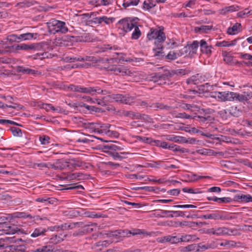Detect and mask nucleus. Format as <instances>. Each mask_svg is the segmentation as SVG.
I'll use <instances>...</instances> for the list:
<instances>
[{"mask_svg": "<svg viewBox=\"0 0 252 252\" xmlns=\"http://www.w3.org/2000/svg\"><path fill=\"white\" fill-rule=\"evenodd\" d=\"M86 217L92 218H98L101 217V215L97 214L94 212H88L85 213Z\"/></svg>", "mask_w": 252, "mask_h": 252, "instance_id": "64", "label": "nucleus"}, {"mask_svg": "<svg viewBox=\"0 0 252 252\" xmlns=\"http://www.w3.org/2000/svg\"><path fill=\"white\" fill-rule=\"evenodd\" d=\"M215 97L222 101H232L236 97V94L230 92H216L215 93Z\"/></svg>", "mask_w": 252, "mask_h": 252, "instance_id": "11", "label": "nucleus"}, {"mask_svg": "<svg viewBox=\"0 0 252 252\" xmlns=\"http://www.w3.org/2000/svg\"><path fill=\"white\" fill-rule=\"evenodd\" d=\"M236 40H233L230 41H222L217 42L216 45L218 47H230L233 46L235 44Z\"/></svg>", "mask_w": 252, "mask_h": 252, "instance_id": "31", "label": "nucleus"}, {"mask_svg": "<svg viewBox=\"0 0 252 252\" xmlns=\"http://www.w3.org/2000/svg\"><path fill=\"white\" fill-rule=\"evenodd\" d=\"M202 219L205 220L207 219H213V220H222L223 219V216L221 214V213L219 211H216L215 213L207 215H202L200 217Z\"/></svg>", "mask_w": 252, "mask_h": 252, "instance_id": "17", "label": "nucleus"}, {"mask_svg": "<svg viewBox=\"0 0 252 252\" xmlns=\"http://www.w3.org/2000/svg\"><path fill=\"white\" fill-rule=\"evenodd\" d=\"M0 108H13V109H20L21 107H20V105L17 104H14L13 105H6V104H4V103H3L2 102H0Z\"/></svg>", "mask_w": 252, "mask_h": 252, "instance_id": "51", "label": "nucleus"}, {"mask_svg": "<svg viewBox=\"0 0 252 252\" xmlns=\"http://www.w3.org/2000/svg\"><path fill=\"white\" fill-rule=\"evenodd\" d=\"M63 239L61 237V236L58 235H53L50 239L51 243L53 244H58L61 243L63 241Z\"/></svg>", "mask_w": 252, "mask_h": 252, "instance_id": "41", "label": "nucleus"}, {"mask_svg": "<svg viewBox=\"0 0 252 252\" xmlns=\"http://www.w3.org/2000/svg\"><path fill=\"white\" fill-rule=\"evenodd\" d=\"M200 49L202 53H205L206 54H210L212 52L211 49L212 46L208 45L206 41L202 39L200 41Z\"/></svg>", "mask_w": 252, "mask_h": 252, "instance_id": "21", "label": "nucleus"}, {"mask_svg": "<svg viewBox=\"0 0 252 252\" xmlns=\"http://www.w3.org/2000/svg\"><path fill=\"white\" fill-rule=\"evenodd\" d=\"M212 26L202 25L199 27H195V31L196 32L200 33H207L208 31L212 30Z\"/></svg>", "mask_w": 252, "mask_h": 252, "instance_id": "32", "label": "nucleus"}, {"mask_svg": "<svg viewBox=\"0 0 252 252\" xmlns=\"http://www.w3.org/2000/svg\"><path fill=\"white\" fill-rule=\"evenodd\" d=\"M147 37L149 40H155V44L156 47L153 48L154 56L159 58L165 56V54L163 51V47L162 43L165 41L166 36L163 32V29L159 27L151 29L150 32L147 34Z\"/></svg>", "mask_w": 252, "mask_h": 252, "instance_id": "1", "label": "nucleus"}, {"mask_svg": "<svg viewBox=\"0 0 252 252\" xmlns=\"http://www.w3.org/2000/svg\"><path fill=\"white\" fill-rule=\"evenodd\" d=\"M125 231L124 230H115V231H109L107 232L104 233V235H106L108 237H112L118 239L120 236H125Z\"/></svg>", "mask_w": 252, "mask_h": 252, "instance_id": "20", "label": "nucleus"}, {"mask_svg": "<svg viewBox=\"0 0 252 252\" xmlns=\"http://www.w3.org/2000/svg\"><path fill=\"white\" fill-rule=\"evenodd\" d=\"M49 31L51 33H65L68 31V29L64 22L51 19L47 23Z\"/></svg>", "mask_w": 252, "mask_h": 252, "instance_id": "3", "label": "nucleus"}, {"mask_svg": "<svg viewBox=\"0 0 252 252\" xmlns=\"http://www.w3.org/2000/svg\"><path fill=\"white\" fill-rule=\"evenodd\" d=\"M149 107L155 108L156 110L159 109H165L167 110H170L174 109V108L173 107L168 106L167 105H164L163 103H153V104H152V105H149Z\"/></svg>", "mask_w": 252, "mask_h": 252, "instance_id": "26", "label": "nucleus"}, {"mask_svg": "<svg viewBox=\"0 0 252 252\" xmlns=\"http://www.w3.org/2000/svg\"><path fill=\"white\" fill-rule=\"evenodd\" d=\"M125 235H128V234H131L133 236L136 235L144 234L145 233V231L144 230L140 229H134L131 230H125Z\"/></svg>", "mask_w": 252, "mask_h": 252, "instance_id": "37", "label": "nucleus"}, {"mask_svg": "<svg viewBox=\"0 0 252 252\" xmlns=\"http://www.w3.org/2000/svg\"><path fill=\"white\" fill-rule=\"evenodd\" d=\"M80 122L82 123L84 127L88 129L89 131L91 133L97 132L99 133H102L103 130H99L98 123H90L86 120H84L82 118H80Z\"/></svg>", "mask_w": 252, "mask_h": 252, "instance_id": "12", "label": "nucleus"}, {"mask_svg": "<svg viewBox=\"0 0 252 252\" xmlns=\"http://www.w3.org/2000/svg\"><path fill=\"white\" fill-rule=\"evenodd\" d=\"M186 212L180 211H171V213L169 215V217L173 218L174 217H182L185 216Z\"/></svg>", "mask_w": 252, "mask_h": 252, "instance_id": "43", "label": "nucleus"}, {"mask_svg": "<svg viewBox=\"0 0 252 252\" xmlns=\"http://www.w3.org/2000/svg\"><path fill=\"white\" fill-rule=\"evenodd\" d=\"M8 229L7 230L6 234H14L15 233H21V234H27L25 232L23 229H19L17 227H13L11 226H8Z\"/></svg>", "mask_w": 252, "mask_h": 252, "instance_id": "33", "label": "nucleus"}, {"mask_svg": "<svg viewBox=\"0 0 252 252\" xmlns=\"http://www.w3.org/2000/svg\"><path fill=\"white\" fill-rule=\"evenodd\" d=\"M50 137L46 135L39 137V141L42 145H46L50 143Z\"/></svg>", "mask_w": 252, "mask_h": 252, "instance_id": "55", "label": "nucleus"}, {"mask_svg": "<svg viewBox=\"0 0 252 252\" xmlns=\"http://www.w3.org/2000/svg\"><path fill=\"white\" fill-rule=\"evenodd\" d=\"M210 233L217 235H220L225 233V230L222 228H219L217 229H212L210 230Z\"/></svg>", "mask_w": 252, "mask_h": 252, "instance_id": "53", "label": "nucleus"}, {"mask_svg": "<svg viewBox=\"0 0 252 252\" xmlns=\"http://www.w3.org/2000/svg\"><path fill=\"white\" fill-rule=\"evenodd\" d=\"M234 11H235V8L234 5L226 6L220 10V13L222 14H225L228 12H233Z\"/></svg>", "mask_w": 252, "mask_h": 252, "instance_id": "48", "label": "nucleus"}, {"mask_svg": "<svg viewBox=\"0 0 252 252\" xmlns=\"http://www.w3.org/2000/svg\"><path fill=\"white\" fill-rule=\"evenodd\" d=\"M140 2L139 0H125L123 3V6L125 8L131 6H136Z\"/></svg>", "mask_w": 252, "mask_h": 252, "instance_id": "38", "label": "nucleus"}, {"mask_svg": "<svg viewBox=\"0 0 252 252\" xmlns=\"http://www.w3.org/2000/svg\"><path fill=\"white\" fill-rule=\"evenodd\" d=\"M105 100L109 102L115 101L126 104H130L132 99L127 95L121 94H111L105 96Z\"/></svg>", "mask_w": 252, "mask_h": 252, "instance_id": "8", "label": "nucleus"}, {"mask_svg": "<svg viewBox=\"0 0 252 252\" xmlns=\"http://www.w3.org/2000/svg\"><path fill=\"white\" fill-rule=\"evenodd\" d=\"M199 44L200 42L197 41H194L191 44H188V48L189 51V54H195Z\"/></svg>", "mask_w": 252, "mask_h": 252, "instance_id": "28", "label": "nucleus"}, {"mask_svg": "<svg viewBox=\"0 0 252 252\" xmlns=\"http://www.w3.org/2000/svg\"><path fill=\"white\" fill-rule=\"evenodd\" d=\"M172 76H173V72H170L169 70H166L163 73H156L152 76L151 80L158 85H162L165 84L166 81Z\"/></svg>", "mask_w": 252, "mask_h": 252, "instance_id": "7", "label": "nucleus"}, {"mask_svg": "<svg viewBox=\"0 0 252 252\" xmlns=\"http://www.w3.org/2000/svg\"><path fill=\"white\" fill-rule=\"evenodd\" d=\"M106 102H109L108 101H106L105 100V96L102 99H98V98H94L93 99L92 103L94 104H97L101 106H105L106 104Z\"/></svg>", "mask_w": 252, "mask_h": 252, "instance_id": "49", "label": "nucleus"}, {"mask_svg": "<svg viewBox=\"0 0 252 252\" xmlns=\"http://www.w3.org/2000/svg\"><path fill=\"white\" fill-rule=\"evenodd\" d=\"M182 108L185 110H189L191 111H193L198 109V107L196 105L190 104H183Z\"/></svg>", "mask_w": 252, "mask_h": 252, "instance_id": "52", "label": "nucleus"}, {"mask_svg": "<svg viewBox=\"0 0 252 252\" xmlns=\"http://www.w3.org/2000/svg\"><path fill=\"white\" fill-rule=\"evenodd\" d=\"M239 200L244 202H252V196L250 194H237V202H239Z\"/></svg>", "mask_w": 252, "mask_h": 252, "instance_id": "35", "label": "nucleus"}, {"mask_svg": "<svg viewBox=\"0 0 252 252\" xmlns=\"http://www.w3.org/2000/svg\"><path fill=\"white\" fill-rule=\"evenodd\" d=\"M54 249L51 245H44L34 250V252H53Z\"/></svg>", "mask_w": 252, "mask_h": 252, "instance_id": "29", "label": "nucleus"}, {"mask_svg": "<svg viewBox=\"0 0 252 252\" xmlns=\"http://www.w3.org/2000/svg\"><path fill=\"white\" fill-rule=\"evenodd\" d=\"M86 163L79 158H71L68 162V169L72 170L76 167H83Z\"/></svg>", "mask_w": 252, "mask_h": 252, "instance_id": "15", "label": "nucleus"}, {"mask_svg": "<svg viewBox=\"0 0 252 252\" xmlns=\"http://www.w3.org/2000/svg\"><path fill=\"white\" fill-rule=\"evenodd\" d=\"M220 141L225 142L227 143H235L234 141H232L231 138L224 136H221L220 137H218L217 138Z\"/></svg>", "mask_w": 252, "mask_h": 252, "instance_id": "62", "label": "nucleus"}, {"mask_svg": "<svg viewBox=\"0 0 252 252\" xmlns=\"http://www.w3.org/2000/svg\"><path fill=\"white\" fill-rule=\"evenodd\" d=\"M123 114L124 116L129 117L132 119H139L140 116V113L132 111H124Z\"/></svg>", "mask_w": 252, "mask_h": 252, "instance_id": "27", "label": "nucleus"}, {"mask_svg": "<svg viewBox=\"0 0 252 252\" xmlns=\"http://www.w3.org/2000/svg\"><path fill=\"white\" fill-rule=\"evenodd\" d=\"M10 130L12 133L13 135L15 136L21 137L22 136V131L19 128L16 127H11L10 128Z\"/></svg>", "mask_w": 252, "mask_h": 252, "instance_id": "46", "label": "nucleus"}, {"mask_svg": "<svg viewBox=\"0 0 252 252\" xmlns=\"http://www.w3.org/2000/svg\"><path fill=\"white\" fill-rule=\"evenodd\" d=\"M164 239L166 242H170L172 244H176L179 242V238L177 236L168 235L164 236Z\"/></svg>", "mask_w": 252, "mask_h": 252, "instance_id": "39", "label": "nucleus"}, {"mask_svg": "<svg viewBox=\"0 0 252 252\" xmlns=\"http://www.w3.org/2000/svg\"><path fill=\"white\" fill-rule=\"evenodd\" d=\"M48 229L42 227H38L34 228L30 232L31 237L33 238H36L39 237H44L46 235Z\"/></svg>", "mask_w": 252, "mask_h": 252, "instance_id": "14", "label": "nucleus"}, {"mask_svg": "<svg viewBox=\"0 0 252 252\" xmlns=\"http://www.w3.org/2000/svg\"><path fill=\"white\" fill-rule=\"evenodd\" d=\"M110 70L113 71L116 74H120L122 75L130 76L132 74L129 69L123 66H114L110 69Z\"/></svg>", "mask_w": 252, "mask_h": 252, "instance_id": "13", "label": "nucleus"}, {"mask_svg": "<svg viewBox=\"0 0 252 252\" xmlns=\"http://www.w3.org/2000/svg\"><path fill=\"white\" fill-rule=\"evenodd\" d=\"M115 18L114 17H108L105 16H101L102 24L104 23L106 25H110L114 22Z\"/></svg>", "mask_w": 252, "mask_h": 252, "instance_id": "40", "label": "nucleus"}, {"mask_svg": "<svg viewBox=\"0 0 252 252\" xmlns=\"http://www.w3.org/2000/svg\"><path fill=\"white\" fill-rule=\"evenodd\" d=\"M11 221L10 214L0 216V228L3 227L7 222Z\"/></svg>", "mask_w": 252, "mask_h": 252, "instance_id": "34", "label": "nucleus"}, {"mask_svg": "<svg viewBox=\"0 0 252 252\" xmlns=\"http://www.w3.org/2000/svg\"><path fill=\"white\" fill-rule=\"evenodd\" d=\"M9 214L11 220L15 218H32V216L31 215L27 214L25 212H15Z\"/></svg>", "mask_w": 252, "mask_h": 252, "instance_id": "24", "label": "nucleus"}, {"mask_svg": "<svg viewBox=\"0 0 252 252\" xmlns=\"http://www.w3.org/2000/svg\"><path fill=\"white\" fill-rule=\"evenodd\" d=\"M139 119L142 120L147 123H152L153 120L149 116L144 114H140Z\"/></svg>", "mask_w": 252, "mask_h": 252, "instance_id": "60", "label": "nucleus"}, {"mask_svg": "<svg viewBox=\"0 0 252 252\" xmlns=\"http://www.w3.org/2000/svg\"><path fill=\"white\" fill-rule=\"evenodd\" d=\"M155 6V4L150 1H145L143 3V8L149 10L151 9L152 8L154 7Z\"/></svg>", "mask_w": 252, "mask_h": 252, "instance_id": "58", "label": "nucleus"}, {"mask_svg": "<svg viewBox=\"0 0 252 252\" xmlns=\"http://www.w3.org/2000/svg\"><path fill=\"white\" fill-rule=\"evenodd\" d=\"M16 70L17 72L22 74L34 75L37 72L36 70L25 67L23 66H18L16 68Z\"/></svg>", "mask_w": 252, "mask_h": 252, "instance_id": "19", "label": "nucleus"}, {"mask_svg": "<svg viewBox=\"0 0 252 252\" xmlns=\"http://www.w3.org/2000/svg\"><path fill=\"white\" fill-rule=\"evenodd\" d=\"M245 43H243L242 46L239 48V52H237V58L242 60V61H237V65L244 63L246 65H251L252 63V55L249 54L250 51V47L247 45H244Z\"/></svg>", "mask_w": 252, "mask_h": 252, "instance_id": "5", "label": "nucleus"}, {"mask_svg": "<svg viewBox=\"0 0 252 252\" xmlns=\"http://www.w3.org/2000/svg\"><path fill=\"white\" fill-rule=\"evenodd\" d=\"M68 229H72L75 228L83 226V222H76L68 223Z\"/></svg>", "mask_w": 252, "mask_h": 252, "instance_id": "45", "label": "nucleus"}, {"mask_svg": "<svg viewBox=\"0 0 252 252\" xmlns=\"http://www.w3.org/2000/svg\"><path fill=\"white\" fill-rule=\"evenodd\" d=\"M47 44L44 42L35 43L29 44L28 50H32L33 51H38L44 50L45 47Z\"/></svg>", "mask_w": 252, "mask_h": 252, "instance_id": "18", "label": "nucleus"}, {"mask_svg": "<svg viewBox=\"0 0 252 252\" xmlns=\"http://www.w3.org/2000/svg\"><path fill=\"white\" fill-rule=\"evenodd\" d=\"M68 169V162L63 159H58L55 161V170H64Z\"/></svg>", "mask_w": 252, "mask_h": 252, "instance_id": "22", "label": "nucleus"}, {"mask_svg": "<svg viewBox=\"0 0 252 252\" xmlns=\"http://www.w3.org/2000/svg\"><path fill=\"white\" fill-rule=\"evenodd\" d=\"M89 24H102L101 16L97 17L91 19L89 22Z\"/></svg>", "mask_w": 252, "mask_h": 252, "instance_id": "59", "label": "nucleus"}, {"mask_svg": "<svg viewBox=\"0 0 252 252\" xmlns=\"http://www.w3.org/2000/svg\"><path fill=\"white\" fill-rule=\"evenodd\" d=\"M103 149L109 156L112 157L114 160H121L126 158V155L129 153L127 152H118L124 149L123 147L116 144L110 143L104 146Z\"/></svg>", "mask_w": 252, "mask_h": 252, "instance_id": "2", "label": "nucleus"}, {"mask_svg": "<svg viewBox=\"0 0 252 252\" xmlns=\"http://www.w3.org/2000/svg\"><path fill=\"white\" fill-rule=\"evenodd\" d=\"M81 227L83 228L82 230L79 231L78 232L74 233L73 235L74 236L82 235L86 233H91L101 229L100 226H98L95 223L85 224L83 222V226Z\"/></svg>", "mask_w": 252, "mask_h": 252, "instance_id": "10", "label": "nucleus"}, {"mask_svg": "<svg viewBox=\"0 0 252 252\" xmlns=\"http://www.w3.org/2000/svg\"><path fill=\"white\" fill-rule=\"evenodd\" d=\"M139 20V19L137 17H126L119 20L117 23V26L119 29L127 32L131 31L133 29L135 24Z\"/></svg>", "mask_w": 252, "mask_h": 252, "instance_id": "6", "label": "nucleus"}, {"mask_svg": "<svg viewBox=\"0 0 252 252\" xmlns=\"http://www.w3.org/2000/svg\"><path fill=\"white\" fill-rule=\"evenodd\" d=\"M86 87H85L81 85H75L74 84H70L66 86V89L68 91H70L74 92H77L79 93L85 94Z\"/></svg>", "mask_w": 252, "mask_h": 252, "instance_id": "16", "label": "nucleus"}, {"mask_svg": "<svg viewBox=\"0 0 252 252\" xmlns=\"http://www.w3.org/2000/svg\"><path fill=\"white\" fill-rule=\"evenodd\" d=\"M94 14L93 12L89 13H85L81 15H77L79 17L78 20L85 25H90L89 24V22L91 20V16Z\"/></svg>", "mask_w": 252, "mask_h": 252, "instance_id": "23", "label": "nucleus"}, {"mask_svg": "<svg viewBox=\"0 0 252 252\" xmlns=\"http://www.w3.org/2000/svg\"><path fill=\"white\" fill-rule=\"evenodd\" d=\"M53 199L51 198H48L46 197H38L35 199V201L37 202H41L42 203H44L45 205H47L48 204L52 203Z\"/></svg>", "mask_w": 252, "mask_h": 252, "instance_id": "44", "label": "nucleus"}, {"mask_svg": "<svg viewBox=\"0 0 252 252\" xmlns=\"http://www.w3.org/2000/svg\"><path fill=\"white\" fill-rule=\"evenodd\" d=\"M193 236L190 235H186L185 236H182L181 238H179V242L190 241L193 239Z\"/></svg>", "mask_w": 252, "mask_h": 252, "instance_id": "57", "label": "nucleus"}, {"mask_svg": "<svg viewBox=\"0 0 252 252\" xmlns=\"http://www.w3.org/2000/svg\"><path fill=\"white\" fill-rule=\"evenodd\" d=\"M37 33L27 32L17 35L12 34L8 36V39L11 42H19L22 40H30L32 38H36Z\"/></svg>", "mask_w": 252, "mask_h": 252, "instance_id": "9", "label": "nucleus"}, {"mask_svg": "<svg viewBox=\"0 0 252 252\" xmlns=\"http://www.w3.org/2000/svg\"><path fill=\"white\" fill-rule=\"evenodd\" d=\"M252 97V93L244 91L242 94H237V110L238 111L247 112L249 110V106L247 101Z\"/></svg>", "mask_w": 252, "mask_h": 252, "instance_id": "4", "label": "nucleus"}, {"mask_svg": "<svg viewBox=\"0 0 252 252\" xmlns=\"http://www.w3.org/2000/svg\"><path fill=\"white\" fill-rule=\"evenodd\" d=\"M201 82V75L197 74L192 76L187 80V83L188 84H197Z\"/></svg>", "mask_w": 252, "mask_h": 252, "instance_id": "25", "label": "nucleus"}, {"mask_svg": "<svg viewBox=\"0 0 252 252\" xmlns=\"http://www.w3.org/2000/svg\"><path fill=\"white\" fill-rule=\"evenodd\" d=\"M167 43L169 48L172 49L177 47L178 46V43L174 39H169V41L167 42Z\"/></svg>", "mask_w": 252, "mask_h": 252, "instance_id": "63", "label": "nucleus"}, {"mask_svg": "<svg viewBox=\"0 0 252 252\" xmlns=\"http://www.w3.org/2000/svg\"><path fill=\"white\" fill-rule=\"evenodd\" d=\"M36 56H38L39 57V59L41 60L46 58H52L54 56V55L49 53L48 52H44L42 53H37L36 54Z\"/></svg>", "mask_w": 252, "mask_h": 252, "instance_id": "47", "label": "nucleus"}, {"mask_svg": "<svg viewBox=\"0 0 252 252\" xmlns=\"http://www.w3.org/2000/svg\"><path fill=\"white\" fill-rule=\"evenodd\" d=\"M182 190L184 192H187L189 193L197 194L201 193V192L199 191L198 189H193L192 188H184L182 189Z\"/></svg>", "mask_w": 252, "mask_h": 252, "instance_id": "56", "label": "nucleus"}, {"mask_svg": "<svg viewBox=\"0 0 252 252\" xmlns=\"http://www.w3.org/2000/svg\"><path fill=\"white\" fill-rule=\"evenodd\" d=\"M170 140L175 142L187 143L188 142L186 138L181 136H174Z\"/></svg>", "mask_w": 252, "mask_h": 252, "instance_id": "54", "label": "nucleus"}, {"mask_svg": "<svg viewBox=\"0 0 252 252\" xmlns=\"http://www.w3.org/2000/svg\"><path fill=\"white\" fill-rule=\"evenodd\" d=\"M86 94L94 95L95 94H100L102 92L101 90L98 87H86Z\"/></svg>", "mask_w": 252, "mask_h": 252, "instance_id": "30", "label": "nucleus"}, {"mask_svg": "<svg viewBox=\"0 0 252 252\" xmlns=\"http://www.w3.org/2000/svg\"><path fill=\"white\" fill-rule=\"evenodd\" d=\"M137 139L140 141H142L146 143H153V139L151 138L146 137H142V136H137Z\"/></svg>", "mask_w": 252, "mask_h": 252, "instance_id": "61", "label": "nucleus"}, {"mask_svg": "<svg viewBox=\"0 0 252 252\" xmlns=\"http://www.w3.org/2000/svg\"><path fill=\"white\" fill-rule=\"evenodd\" d=\"M133 28L134 31L132 32L131 34V39L137 40L141 35V32L136 24H135V26L133 27Z\"/></svg>", "mask_w": 252, "mask_h": 252, "instance_id": "36", "label": "nucleus"}, {"mask_svg": "<svg viewBox=\"0 0 252 252\" xmlns=\"http://www.w3.org/2000/svg\"><path fill=\"white\" fill-rule=\"evenodd\" d=\"M193 119H195L196 120L198 121L200 123H207L208 121H210L212 120V118L211 116H208L207 117H202V116H195L193 117Z\"/></svg>", "mask_w": 252, "mask_h": 252, "instance_id": "42", "label": "nucleus"}, {"mask_svg": "<svg viewBox=\"0 0 252 252\" xmlns=\"http://www.w3.org/2000/svg\"><path fill=\"white\" fill-rule=\"evenodd\" d=\"M158 214H157V216L159 217H169V215L171 213V211L167 210H158Z\"/></svg>", "mask_w": 252, "mask_h": 252, "instance_id": "50", "label": "nucleus"}]
</instances>
